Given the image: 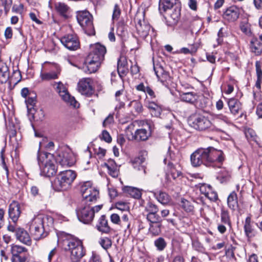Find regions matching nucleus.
<instances>
[{"instance_id": "obj_1", "label": "nucleus", "mask_w": 262, "mask_h": 262, "mask_svg": "<svg viewBox=\"0 0 262 262\" xmlns=\"http://www.w3.org/2000/svg\"><path fill=\"white\" fill-rule=\"evenodd\" d=\"M224 159L223 152L212 147L198 149L190 157L191 164L194 167L203 164L209 167H220Z\"/></svg>"}, {"instance_id": "obj_2", "label": "nucleus", "mask_w": 262, "mask_h": 262, "mask_svg": "<svg viewBox=\"0 0 262 262\" xmlns=\"http://www.w3.org/2000/svg\"><path fill=\"white\" fill-rule=\"evenodd\" d=\"M59 241L64 251H70V259L72 262H78L84 255L81 241L73 235L63 233Z\"/></svg>"}, {"instance_id": "obj_3", "label": "nucleus", "mask_w": 262, "mask_h": 262, "mask_svg": "<svg viewBox=\"0 0 262 262\" xmlns=\"http://www.w3.org/2000/svg\"><path fill=\"white\" fill-rule=\"evenodd\" d=\"M38 162L42 175L50 177L54 176L57 171L53 155L44 152L37 155Z\"/></svg>"}, {"instance_id": "obj_4", "label": "nucleus", "mask_w": 262, "mask_h": 262, "mask_svg": "<svg viewBox=\"0 0 262 262\" xmlns=\"http://www.w3.org/2000/svg\"><path fill=\"white\" fill-rule=\"evenodd\" d=\"M77 176L75 171L67 170L60 172L52 184L57 191L66 190L71 187Z\"/></svg>"}, {"instance_id": "obj_5", "label": "nucleus", "mask_w": 262, "mask_h": 262, "mask_svg": "<svg viewBox=\"0 0 262 262\" xmlns=\"http://www.w3.org/2000/svg\"><path fill=\"white\" fill-rule=\"evenodd\" d=\"M80 191L83 198L81 204L90 205L96 203L99 196V191L92 186L90 181H86L81 184Z\"/></svg>"}, {"instance_id": "obj_6", "label": "nucleus", "mask_w": 262, "mask_h": 262, "mask_svg": "<svg viewBox=\"0 0 262 262\" xmlns=\"http://www.w3.org/2000/svg\"><path fill=\"white\" fill-rule=\"evenodd\" d=\"M102 206L99 205L92 207L89 204H81V206L77 210L78 220L84 224L91 223L94 219L95 213L99 212Z\"/></svg>"}, {"instance_id": "obj_7", "label": "nucleus", "mask_w": 262, "mask_h": 262, "mask_svg": "<svg viewBox=\"0 0 262 262\" xmlns=\"http://www.w3.org/2000/svg\"><path fill=\"white\" fill-rule=\"evenodd\" d=\"M77 19L84 30L85 33L88 35L95 34V29L93 23V16L86 10L80 11L77 13Z\"/></svg>"}, {"instance_id": "obj_8", "label": "nucleus", "mask_w": 262, "mask_h": 262, "mask_svg": "<svg viewBox=\"0 0 262 262\" xmlns=\"http://www.w3.org/2000/svg\"><path fill=\"white\" fill-rule=\"evenodd\" d=\"M144 14H138L136 15L135 20L136 22V28L137 33L142 38H145L148 35L155 36L154 29L150 30L149 24L144 19Z\"/></svg>"}, {"instance_id": "obj_9", "label": "nucleus", "mask_w": 262, "mask_h": 262, "mask_svg": "<svg viewBox=\"0 0 262 262\" xmlns=\"http://www.w3.org/2000/svg\"><path fill=\"white\" fill-rule=\"evenodd\" d=\"M189 121L190 125L198 130H205L211 126V122L208 118L201 114L193 115Z\"/></svg>"}, {"instance_id": "obj_10", "label": "nucleus", "mask_w": 262, "mask_h": 262, "mask_svg": "<svg viewBox=\"0 0 262 262\" xmlns=\"http://www.w3.org/2000/svg\"><path fill=\"white\" fill-rule=\"evenodd\" d=\"M174 160V154L170 151V148H169L168 152L164 159L165 164H167L166 175L167 178L169 175H171L173 179H176L181 174V172L178 169L177 165L172 162Z\"/></svg>"}, {"instance_id": "obj_11", "label": "nucleus", "mask_w": 262, "mask_h": 262, "mask_svg": "<svg viewBox=\"0 0 262 262\" xmlns=\"http://www.w3.org/2000/svg\"><path fill=\"white\" fill-rule=\"evenodd\" d=\"M54 86L56 91L64 102L74 107H79V104L74 97L70 95L67 88L61 82H55Z\"/></svg>"}, {"instance_id": "obj_12", "label": "nucleus", "mask_w": 262, "mask_h": 262, "mask_svg": "<svg viewBox=\"0 0 262 262\" xmlns=\"http://www.w3.org/2000/svg\"><path fill=\"white\" fill-rule=\"evenodd\" d=\"M7 229L10 232H15L16 239L20 242L28 246L31 245L30 236L24 228L18 227L16 224H9L7 226Z\"/></svg>"}, {"instance_id": "obj_13", "label": "nucleus", "mask_w": 262, "mask_h": 262, "mask_svg": "<svg viewBox=\"0 0 262 262\" xmlns=\"http://www.w3.org/2000/svg\"><path fill=\"white\" fill-rule=\"evenodd\" d=\"M140 125L143 126L142 128L137 129L135 133H131L130 136H128V140L131 141L135 140L136 141H144L147 140L151 136V131L149 124L144 122V123H141Z\"/></svg>"}, {"instance_id": "obj_14", "label": "nucleus", "mask_w": 262, "mask_h": 262, "mask_svg": "<svg viewBox=\"0 0 262 262\" xmlns=\"http://www.w3.org/2000/svg\"><path fill=\"white\" fill-rule=\"evenodd\" d=\"M56 160L62 166H71L75 162L74 155L69 149L59 152Z\"/></svg>"}, {"instance_id": "obj_15", "label": "nucleus", "mask_w": 262, "mask_h": 262, "mask_svg": "<svg viewBox=\"0 0 262 262\" xmlns=\"http://www.w3.org/2000/svg\"><path fill=\"white\" fill-rule=\"evenodd\" d=\"M54 220L52 217L48 215L39 214L32 219L30 226L35 227H52L53 225Z\"/></svg>"}, {"instance_id": "obj_16", "label": "nucleus", "mask_w": 262, "mask_h": 262, "mask_svg": "<svg viewBox=\"0 0 262 262\" xmlns=\"http://www.w3.org/2000/svg\"><path fill=\"white\" fill-rule=\"evenodd\" d=\"M92 81L90 78H85L81 79L78 83V89L82 94L90 96L93 93Z\"/></svg>"}, {"instance_id": "obj_17", "label": "nucleus", "mask_w": 262, "mask_h": 262, "mask_svg": "<svg viewBox=\"0 0 262 262\" xmlns=\"http://www.w3.org/2000/svg\"><path fill=\"white\" fill-rule=\"evenodd\" d=\"M105 47L99 43L91 46V52L88 55H91L94 59L103 61L106 53Z\"/></svg>"}, {"instance_id": "obj_18", "label": "nucleus", "mask_w": 262, "mask_h": 262, "mask_svg": "<svg viewBox=\"0 0 262 262\" xmlns=\"http://www.w3.org/2000/svg\"><path fill=\"white\" fill-rule=\"evenodd\" d=\"M62 45L70 50H75L79 46V42L76 35L70 34L63 36L61 38Z\"/></svg>"}, {"instance_id": "obj_19", "label": "nucleus", "mask_w": 262, "mask_h": 262, "mask_svg": "<svg viewBox=\"0 0 262 262\" xmlns=\"http://www.w3.org/2000/svg\"><path fill=\"white\" fill-rule=\"evenodd\" d=\"M102 61L98 59H94L91 55H88L85 61V66L83 67L85 72L93 73L96 72L100 66Z\"/></svg>"}, {"instance_id": "obj_20", "label": "nucleus", "mask_w": 262, "mask_h": 262, "mask_svg": "<svg viewBox=\"0 0 262 262\" xmlns=\"http://www.w3.org/2000/svg\"><path fill=\"white\" fill-rule=\"evenodd\" d=\"M241 10L236 6H232L228 8L223 14L225 19L233 22L236 20L239 17Z\"/></svg>"}, {"instance_id": "obj_21", "label": "nucleus", "mask_w": 262, "mask_h": 262, "mask_svg": "<svg viewBox=\"0 0 262 262\" xmlns=\"http://www.w3.org/2000/svg\"><path fill=\"white\" fill-rule=\"evenodd\" d=\"M21 213L20 205L15 201L12 202L9 205V215L14 223L17 221Z\"/></svg>"}, {"instance_id": "obj_22", "label": "nucleus", "mask_w": 262, "mask_h": 262, "mask_svg": "<svg viewBox=\"0 0 262 262\" xmlns=\"http://www.w3.org/2000/svg\"><path fill=\"white\" fill-rule=\"evenodd\" d=\"M154 70L158 78L163 84H168L171 81L169 73L161 66L154 67Z\"/></svg>"}, {"instance_id": "obj_23", "label": "nucleus", "mask_w": 262, "mask_h": 262, "mask_svg": "<svg viewBox=\"0 0 262 262\" xmlns=\"http://www.w3.org/2000/svg\"><path fill=\"white\" fill-rule=\"evenodd\" d=\"M244 229L245 235L248 239L253 238L256 234V231L252 224L251 219L250 216H247L245 219Z\"/></svg>"}, {"instance_id": "obj_24", "label": "nucleus", "mask_w": 262, "mask_h": 262, "mask_svg": "<svg viewBox=\"0 0 262 262\" xmlns=\"http://www.w3.org/2000/svg\"><path fill=\"white\" fill-rule=\"evenodd\" d=\"M54 67L56 69L55 71L48 73H42V71L40 72V77L42 81H48L58 78L60 73V69L57 64H55Z\"/></svg>"}, {"instance_id": "obj_25", "label": "nucleus", "mask_w": 262, "mask_h": 262, "mask_svg": "<svg viewBox=\"0 0 262 262\" xmlns=\"http://www.w3.org/2000/svg\"><path fill=\"white\" fill-rule=\"evenodd\" d=\"M228 105L231 113L234 116L239 114L242 111V104L236 99H229L228 101Z\"/></svg>"}, {"instance_id": "obj_26", "label": "nucleus", "mask_w": 262, "mask_h": 262, "mask_svg": "<svg viewBox=\"0 0 262 262\" xmlns=\"http://www.w3.org/2000/svg\"><path fill=\"white\" fill-rule=\"evenodd\" d=\"M230 122L229 118L223 114L217 115L214 117L215 126L221 131H222L224 127Z\"/></svg>"}, {"instance_id": "obj_27", "label": "nucleus", "mask_w": 262, "mask_h": 262, "mask_svg": "<svg viewBox=\"0 0 262 262\" xmlns=\"http://www.w3.org/2000/svg\"><path fill=\"white\" fill-rule=\"evenodd\" d=\"M96 228L102 233H107L110 231L111 228L108 224L107 220L104 215L100 216L96 224Z\"/></svg>"}, {"instance_id": "obj_28", "label": "nucleus", "mask_w": 262, "mask_h": 262, "mask_svg": "<svg viewBox=\"0 0 262 262\" xmlns=\"http://www.w3.org/2000/svg\"><path fill=\"white\" fill-rule=\"evenodd\" d=\"M107 168L108 173L113 178H116L119 174V168L114 160L110 159L104 164Z\"/></svg>"}, {"instance_id": "obj_29", "label": "nucleus", "mask_w": 262, "mask_h": 262, "mask_svg": "<svg viewBox=\"0 0 262 262\" xmlns=\"http://www.w3.org/2000/svg\"><path fill=\"white\" fill-rule=\"evenodd\" d=\"M176 0H160L159 10L161 14L170 10L176 4Z\"/></svg>"}, {"instance_id": "obj_30", "label": "nucleus", "mask_w": 262, "mask_h": 262, "mask_svg": "<svg viewBox=\"0 0 262 262\" xmlns=\"http://www.w3.org/2000/svg\"><path fill=\"white\" fill-rule=\"evenodd\" d=\"M9 78V68L5 63L0 60V83H6Z\"/></svg>"}, {"instance_id": "obj_31", "label": "nucleus", "mask_w": 262, "mask_h": 262, "mask_svg": "<svg viewBox=\"0 0 262 262\" xmlns=\"http://www.w3.org/2000/svg\"><path fill=\"white\" fill-rule=\"evenodd\" d=\"M54 5L56 11L62 17L67 18L70 10V7L66 4L62 2L55 3Z\"/></svg>"}, {"instance_id": "obj_32", "label": "nucleus", "mask_w": 262, "mask_h": 262, "mask_svg": "<svg viewBox=\"0 0 262 262\" xmlns=\"http://www.w3.org/2000/svg\"><path fill=\"white\" fill-rule=\"evenodd\" d=\"M250 50L255 55H259L262 53V43L257 38H253L250 41Z\"/></svg>"}, {"instance_id": "obj_33", "label": "nucleus", "mask_w": 262, "mask_h": 262, "mask_svg": "<svg viewBox=\"0 0 262 262\" xmlns=\"http://www.w3.org/2000/svg\"><path fill=\"white\" fill-rule=\"evenodd\" d=\"M146 107L149 110L151 115L156 117L160 116L162 109L160 106L154 102H149L146 104Z\"/></svg>"}, {"instance_id": "obj_34", "label": "nucleus", "mask_w": 262, "mask_h": 262, "mask_svg": "<svg viewBox=\"0 0 262 262\" xmlns=\"http://www.w3.org/2000/svg\"><path fill=\"white\" fill-rule=\"evenodd\" d=\"M180 98L182 101L194 104L198 99V96L192 92H188L181 94Z\"/></svg>"}, {"instance_id": "obj_35", "label": "nucleus", "mask_w": 262, "mask_h": 262, "mask_svg": "<svg viewBox=\"0 0 262 262\" xmlns=\"http://www.w3.org/2000/svg\"><path fill=\"white\" fill-rule=\"evenodd\" d=\"M27 251V249L23 246L17 245H12L11 246V252L12 256L22 257L24 256H21L20 254Z\"/></svg>"}, {"instance_id": "obj_36", "label": "nucleus", "mask_w": 262, "mask_h": 262, "mask_svg": "<svg viewBox=\"0 0 262 262\" xmlns=\"http://www.w3.org/2000/svg\"><path fill=\"white\" fill-rule=\"evenodd\" d=\"M227 203L228 207L235 210L238 206L237 194L234 192H232L228 196L227 199Z\"/></svg>"}, {"instance_id": "obj_37", "label": "nucleus", "mask_w": 262, "mask_h": 262, "mask_svg": "<svg viewBox=\"0 0 262 262\" xmlns=\"http://www.w3.org/2000/svg\"><path fill=\"white\" fill-rule=\"evenodd\" d=\"M124 190L132 197L136 199H140L142 196L141 190L136 187L127 186L124 188Z\"/></svg>"}, {"instance_id": "obj_38", "label": "nucleus", "mask_w": 262, "mask_h": 262, "mask_svg": "<svg viewBox=\"0 0 262 262\" xmlns=\"http://www.w3.org/2000/svg\"><path fill=\"white\" fill-rule=\"evenodd\" d=\"M154 195L160 203L164 205L167 204L170 201V197L165 192L159 191L155 192Z\"/></svg>"}, {"instance_id": "obj_39", "label": "nucleus", "mask_w": 262, "mask_h": 262, "mask_svg": "<svg viewBox=\"0 0 262 262\" xmlns=\"http://www.w3.org/2000/svg\"><path fill=\"white\" fill-rule=\"evenodd\" d=\"M136 89L137 91L144 92L145 94H147L151 98H155V95L152 90L148 86L145 85V84L141 82L136 86Z\"/></svg>"}, {"instance_id": "obj_40", "label": "nucleus", "mask_w": 262, "mask_h": 262, "mask_svg": "<svg viewBox=\"0 0 262 262\" xmlns=\"http://www.w3.org/2000/svg\"><path fill=\"white\" fill-rule=\"evenodd\" d=\"M46 227H35L34 226H30V230L32 234L35 236L36 239H39L43 237V232L46 230Z\"/></svg>"}, {"instance_id": "obj_41", "label": "nucleus", "mask_w": 262, "mask_h": 262, "mask_svg": "<svg viewBox=\"0 0 262 262\" xmlns=\"http://www.w3.org/2000/svg\"><path fill=\"white\" fill-rule=\"evenodd\" d=\"M144 161V158L142 157H138L134 160L133 162V165L135 169H137L139 171H142L143 174L146 173V168L142 164Z\"/></svg>"}, {"instance_id": "obj_42", "label": "nucleus", "mask_w": 262, "mask_h": 262, "mask_svg": "<svg viewBox=\"0 0 262 262\" xmlns=\"http://www.w3.org/2000/svg\"><path fill=\"white\" fill-rule=\"evenodd\" d=\"M116 33L118 36H125L127 33V26L124 20H120L117 25Z\"/></svg>"}, {"instance_id": "obj_43", "label": "nucleus", "mask_w": 262, "mask_h": 262, "mask_svg": "<svg viewBox=\"0 0 262 262\" xmlns=\"http://www.w3.org/2000/svg\"><path fill=\"white\" fill-rule=\"evenodd\" d=\"M180 205L186 212L194 213V206L188 200L182 199Z\"/></svg>"}, {"instance_id": "obj_44", "label": "nucleus", "mask_w": 262, "mask_h": 262, "mask_svg": "<svg viewBox=\"0 0 262 262\" xmlns=\"http://www.w3.org/2000/svg\"><path fill=\"white\" fill-rule=\"evenodd\" d=\"M161 226L160 222L150 223L149 231L153 235H158L161 232Z\"/></svg>"}, {"instance_id": "obj_45", "label": "nucleus", "mask_w": 262, "mask_h": 262, "mask_svg": "<svg viewBox=\"0 0 262 262\" xmlns=\"http://www.w3.org/2000/svg\"><path fill=\"white\" fill-rule=\"evenodd\" d=\"M26 103L29 113L33 114V112L35 111L34 106L36 103L35 97L29 96L28 98L26 100Z\"/></svg>"}, {"instance_id": "obj_46", "label": "nucleus", "mask_w": 262, "mask_h": 262, "mask_svg": "<svg viewBox=\"0 0 262 262\" xmlns=\"http://www.w3.org/2000/svg\"><path fill=\"white\" fill-rule=\"evenodd\" d=\"M240 29L243 33L247 35L250 36L251 35V25L248 21H243L240 23Z\"/></svg>"}, {"instance_id": "obj_47", "label": "nucleus", "mask_w": 262, "mask_h": 262, "mask_svg": "<svg viewBox=\"0 0 262 262\" xmlns=\"http://www.w3.org/2000/svg\"><path fill=\"white\" fill-rule=\"evenodd\" d=\"M154 245L158 250L162 251L165 248L167 244L163 237H159L155 241Z\"/></svg>"}, {"instance_id": "obj_48", "label": "nucleus", "mask_w": 262, "mask_h": 262, "mask_svg": "<svg viewBox=\"0 0 262 262\" xmlns=\"http://www.w3.org/2000/svg\"><path fill=\"white\" fill-rule=\"evenodd\" d=\"M141 123H144V121H135L132 123H130L126 128V134L128 139V136H130L131 133H133V131L134 130L135 126L137 125H140Z\"/></svg>"}, {"instance_id": "obj_49", "label": "nucleus", "mask_w": 262, "mask_h": 262, "mask_svg": "<svg viewBox=\"0 0 262 262\" xmlns=\"http://www.w3.org/2000/svg\"><path fill=\"white\" fill-rule=\"evenodd\" d=\"M221 221L223 224L228 225L230 227H231V221L229 213L227 211L222 210L221 214Z\"/></svg>"}, {"instance_id": "obj_50", "label": "nucleus", "mask_w": 262, "mask_h": 262, "mask_svg": "<svg viewBox=\"0 0 262 262\" xmlns=\"http://www.w3.org/2000/svg\"><path fill=\"white\" fill-rule=\"evenodd\" d=\"M146 218L150 223L161 222V217L157 213H148Z\"/></svg>"}, {"instance_id": "obj_51", "label": "nucleus", "mask_w": 262, "mask_h": 262, "mask_svg": "<svg viewBox=\"0 0 262 262\" xmlns=\"http://www.w3.org/2000/svg\"><path fill=\"white\" fill-rule=\"evenodd\" d=\"M121 11L119 6L118 4H115L113 9L112 20L113 21L118 20L121 15Z\"/></svg>"}, {"instance_id": "obj_52", "label": "nucleus", "mask_w": 262, "mask_h": 262, "mask_svg": "<svg viewBox=\"0 0 262 262\" xmlns=\"http://www.w3.org/2000/svg\"><path fill=\"white\" fill-rule=\"evenodd\" d=\"M121 59H119L118 61V72L120 76H123L127 73L128 68L126 64H124L123 66H122L121 64Z\"/></svg>"}, {"instance_id": "obj_53", "label": "nucleus", "mask_w": 262, "mask_h": 262, "mask_svg": "<svg viewBox=\"0 0 262 262\" xmlns=\"http://www.w3.org/2000/svg\"><path fill=\"white\" fill-rule=\"evenodd\" d=\"M47 140V139L45 137L43 138H42V140L41 141H39V149H38V154H40L39 152V150H40V148L42 147V146H45V147L47 149H48V150H50V149H52L54 146V143L52 142V141H50L48 143H47V144H46L45 145H44V143Z\"/></svg>"}, {"instance_id": "obj_54", "label": "nucleus", "mask_w": 262, "mask_h": 262, "mask_svg": "<svg viewBox=\"0 0 262 262\" xmlns=\"http://www.w3.org/2000/svg\"><path fill=\"white\" fill-rule=\"evenodd\" d=\"M100 244L103 249L107 250L111 247L112 243L109 238L105 237L100 239Z\"/></svg>"}, {"instance_id": "obj_55", "label": "nucleus", "mask_w": 262, "mask_h": 262, "mask_svg": "<svg viewBox=\"0 0 262 262\" xmlns=\"http://www.w3.org/2000/svg\"><path fill=\"white\" fill-rule=\"evenodd\" d=\"M145 210L148 213H157L159 209L157 206L150 202L145 206Z\"/></svg>"}, {"instance_id": "obj_56", "label": "nucleus", "mask_w": 262, "mask_h": 262, "mask_svg": "<svg viewBox=\"0 0 262 262\" xmlns=\"http://www.w3.org/2000/svg\"><path fill=\"white\" fill-rule=\"evenodd\" d=\"M0 4L4 7L6 13L10 9L12 5V0H0Z\"/></svg>"}, {"instance_id": "obj_57", "label": "nucleus", "mask_w": 262, "mask_h": 262, "mask_svg": "<svg viewBox=\"0 0 262 262\" xmlns=\"http://www.w3.org/2000/svg\"><path fill=\"white\" fill-rule=\"evenodd\" d=\"M115 206L117 209L121 211H125L127 213L128 212L129 206L126 203L121 201L118 202L116 203Z\"/></svg>"}, {"instance_id": "obj_58", "label": "nucleus", "mask_w": 262, "mask_h": 262, "mask_svg": "<svg viewBox=\"0 0 262 262\" xmlns=\"http://www.w3.org/2000/svg\"><path fill=\"white\" fill-rule=\"evenodd\" d=\"M211 201L215 202L218 199L217 194L212 190V188L205 195Z\"/></svg>"}, {"instance_id": "obj_59", "label": "nucleus", "mask_w": 262, "mask_h": 262, "mask_svg": "<svg viewBox=\"0 0 262 262\" xmlns=\"http://www.w3.org/2000/svg\"><path fill=\"white\" fill-rule=\"evenodd\" d=\"M129 105L133 106L135 108L136 112L137 113H139L142 111V104L137 101H133L130 102Z\"/></svg>"}, {"instance_id": "obj_60", "label": "nucleus", "mask_w": 262, "mask_h": 262, "mask_svg": "<svg viewBox=\"0 0 262 262\" xmlns=\"http://www.w3.org/2000/svg\"><path fill=\"white\" fill-rule=\"evenodd\" d=\"M0 164L2 165L3 168L6 170V173L8 174V169L6 166V164L5 161L4 150H2L0 152Z\"/></svg>"}, {"instance_id": "obj_61", "label": "nucleus", "mask_w": 262, "mask_h": 262, "mask_svg": "<svg viewBox=\"0 0 262 262\" xmlns=\"http://www.w3.org/2000/svg\"><path fill=\"white\" fill-rule=\"evenodd\" d=\"M212 187L210 185L206 184H201L200 187V190L201 192L204 194L205 195L207 194L211 189Z\"/></svg>"}, {"instance_id": "obj_62", "label": "nucleus", "mask_w": 262, "mask_h": 262, "mask_svg": "<svg viewBox=\"0 0 262 262\" xmlns=\"http://www.w3.org/2000/svg\"><path fill=\"white\" fill-rule=\"evenodd\" d=\"M111 222L115 224L121 223V219L119 215L117 213H113L110 216Z\"/></svg>"}, {"instance_id": "obj_63", "label": "nucleus", "mask_w": 262, "mask_h": 262, "mask_svg": "<svg viewBox=\"0 0 262 262\" xmlns=\"http://www.w3.org/2000/svg\"><path fill=\"white\" fill-rule=\"evenodd\" d=\"M114 122V117L112 114H110L103 121V126L106 127Z\"/></svg>"}, {"instance_id": "obj_64", "label": "nucleus", "mask_w": 262, "mask_h": 262, "mask_svg": "<svg viewBox=\"0 0 262 262\" xmlns=\"http://www.w3.org/2000/svg\"><path fill=\"white\" fill-rule=\"evenodd\" d=\"M180 15V11L176 10H175L174 11L170 14V17L173 20V21L172 22V24H175L178 21Z\"/></svg>"}]
</instances>
